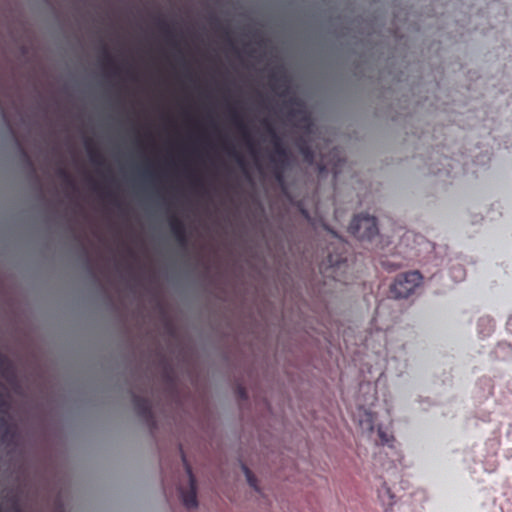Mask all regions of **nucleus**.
I'll list each match as a JSON object with an SVG mask.
<instances>
[{
	"label": "nucleus",
	"mask_w": 512,
	"mask_h": 512,
	"mask_svg": "<svg viewBox=\"0 0 512 512\" xmlns=\"http://www.w3.org/2000/svg\"><path fill=\"white\" fill-rule=\"evenodd\" d=\"M422 280L421 274L417 271L400 275L391 287L393 296L399 299L409 297L421 285Z\"/></svg>",
	"instance_id": "1"
},
{
	"label": "nucleus",
	"mask_w": 512,
	"mask_h": 512,
	"mask_svg": "<svg viewBox=\"0 0 512 512\" xmlns=\"http://www.w3.org/2000/svg\"><path fill=\"white\" fill-rule=\"evenodd\" d=\"M349 229L352 234L360 239H371L378 233L376 220L369 215H359L355 217Z\"/></svg>",
	"instance_id": "2"
},
{
	"label": "nucleus",
	"mask_w": 512,
	"mask_h": 512,
	"mask_svg": "<svg viewBox=\"0 0 512 512\" xmlns=\"http://www.w3.org/2000/svg\"><path fill=\"white\" fill-rule=\"evenodd\" d=\"M186 472L189 481V489L185 493H183L182 499L184 505L187 508L192 509L197 507L196 480L193 476L191 468L188 465L186 466Z\"/></svg>",
	"instance_id": "3"
},
{
	"label": "nucleus",
	"mask_w": 512,
	"mask_h": 512,
	"mask_svg": "<svg viewBox=\"0 0 512 512\" xmlns=\"http://www.w3.org/2000/svg\"><path fill=\"white\" fill-rule=\"evenodd\" d=\"M357 421L361 433L367 437H370L374 432V416L372 412L367 409H361L359 411Z\"/></svg>",
	"instance_id": "4"
},
{
	"label": "nucleus",
	"mask_w": 512,
	"mask_h": 512,
	"mask_svg": "<svg viewBox=\"0 0 512 512\" xmlns=\"http://www.w3.org/2000/svg\"><path fill=\"white\" fill-rule=\"evenodd\" d=\"M241 471L251 491L257 495H262V489L259 485L256 475L244 464H241Z\"/></svg>",
	"instance_id": "5"
},
{
	"label": "nucleus",
	"mask_w": 512,
	"mask_h": 512,
	"mask_svg": "<svg viewBox=\"0 0 512 512\" xmlns=\"http://www.w3.org/2000/svg\"><path fill=\"white\" fill-rule=\"evenodd\" d=\"M378 497H379V501H380L382 507L384 508V511L392 512L393 507L396 503L395 497H394L392 491L387 487H383L380 489Z\"/></svg>",
	"instance_id": "6"
},
{
	"label": "nucleus",
	"mask_w": 512,
	"mask_h": 512,
	"mask_svg": "<svg viewBox=\"0 0 512 512\" xmlns=\"http://www.w3.org/2000/svg\"><path fill=\"white\" fill-rule=\"evenodd\" d=\"M377 434L380 438V442L383 445H390L394 441V436L391 431L379 425L377 428Z\"/></svg>",
	"instance_id": "7"
}]
</instances>
